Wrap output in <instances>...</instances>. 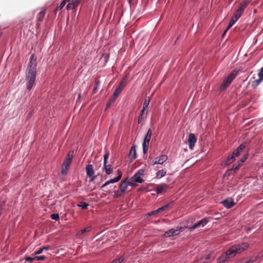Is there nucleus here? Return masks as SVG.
<instances>
[{
  "label": "nucleus",
  "mask_w": 263,
  "mask_h": 263,
  "mask_svg": "<svg viewBox=\"0 0 263 263\" xmlns=\"http://www.w3.org/2000/svg\"><path fill=\"white\" fill-rule=\"evenodd\" d=\"M249 247V244L248 242H242L232 246L217 259V263H224L228 261L229 259L234 257L237 254H240L245 251Z\"/></svg>",
  "instance_id": "nucleus-1"
},
{
  "label": "nucleus",
  "mask_w": 263,
  "mask_h": 263,
  "mask_svg": "<svg viewBox=\"0 0 263 263\" xmlns=\"http://www.w3.org/2000/svg\"><path fill=\"white\" fill-rule=\"evenodd\" d=\"M36 70H34V66H30L29 70H26L25 80L26 86L28 90H30L35 84Z\"/></svg>",
  "instance_id": "nucleus-2"
},
{
  "label": "nucleus",
  "mask_w": 263,
  "mask_h": 263,
  "mask_svg": "<svg viewBox=\"0 0 263 263\" xmlns=\"http://www.w3.org/2000/svg\"><path fill=\"white\" fill-rule=\"evenodd\" d=\"M73 156V151H69L61 166V174L63 175H66L67 174L68 167L71 163Z\"/></svg>",
  "instance_id": "nucleus-3"
},
{
  "label": "nucleus",
  "mask_w": 263,
  "mask_h": 263,
  "mask_svg": "<svg viewBox=\"0 0 263 263\" xmlns=\"http://www.w3.org/2000/svg\"><path fill=\"white\" fill-rule=\"evenodd\" d=\"M86 172L87 176L89 178V181L91 182L95 180L96 176L95 175L93 165L91 164L86 165Z\"/></svg>",
  "instance_id": "nucleus-4"
},
{
  "label": "nucleus",
  "mask_w": 263,
  "mask_h": 263,
  "mask_svg": "<svg viewBox=\"0 0 263 263\" xmlns=\"http://www.w3.org/2000/svg\"><path fill=\"white\" fill-rule=\"evenodd\" d=\"M109 157V152H106L104 156V168L107 174L109 175L112 173V170L111 168L110 165H107V159Z\"/></svg>",
  "instance_id": "nucleus-5"
},
{
  "label": "nucleus",
  "mask_w": 263,
  "mask_h": 263,
  "mask_svg": "<svg viewBox=\"0 0 263 263\" xmlns=\"http://www.w3.org/2000/svg\"><path fill=\"white\" fill-rule=\"evenodd\" d=\"M182 229H183L182 228L180 227L179 229H178V228H177V229H170L165 232L164 236L166 237H171V236L177 235L179 234V231H182Z\"/></svg>",
  "instance_id": "nucleus-6"
},
{
  "label": "nucleus",
  "mask_w": 263,
  "mask_h": 263,
  "mask_svg": "<svg viewBox=\"0 0 263 263\" xmlns=\"http://www.w3.org/2000/svg\"><path fill=\"white\" fill-rule=\"evenodd\" d=\"M143 180L141 178V176L135 174L131 178L130 181L129 182L130 186H135V183H142Z\"/></svg>",
  "instance_id": "nucleus-7"
},
{
  "label": "nucleus",
  "mask_w": 263,
  "mask_h": 263,
  "mask_svg": "<svg viewBox=\"0 0 263 263\" xmlns=\"http://www.w3.org/2000/svg\"><path fill=\"white\" fill-rule=\"evenodd\" d=\"M167 159V156L165 155H163L159 157L155 158L153 161V165L156 164H162Z\"/></svg>",
  "instance_id": "nucleus-8"
},
{
  "label": "nucleus",
  "mask_w": 263,
  "mask_h": 263,
  "mask_svg": "<svg viewBox=\"0 0 263 263\" xmlns=\"http://www.w3.org/2000/svg\"><path fill=\"white\" fill-rule=\"evenodd\" d=\"M208 222V220L206 218H204L197 222L195 224H194L191 227V229L194 230L199 227H203L205 226Z\"/></svg>",
  "instance_id": "nucleus-9"
},
{
  "label": "nucleus",
  "mask_w": 263,
  "mask_h": 263,
  "mask_svg": "<svg viewBox=\"0 0 263 263\" xmlns=\"http://www.w3.org/2000/svg\"><path fill=\"white\" fill-rule=\"evenodd\" d=\"M188 141L189 143V148L191 149H193L195 144L197 141V138L195 135L193 134H190L189 136Z\"/></svg>",
  "instance_id": "nucleus-10"
},
{
  "label": "nucleus",
  "mask_w": 263,
  "mask_h": 263,
  "mask_svg": "<svg viewBox=\"0 0 263 263\" xmlns=\"http://www.w3.org/2000/svg\"><path fill=\"white\" fill-rule=\"evenodd\" d=\"M223 206L228 209L231 208L234 205V202L233 200L231 198H229L222 202Z\"/></svg>",
  "instance_id": "nucleus-11"
},
{
  "label": "nucleus",
  "mask_w": 263,
  "mask_h": 263,
  "mask_svg": "<svg viewBox=\"0 0 263 263\" xmlns=\"http://www.w3.org/2000/svg\"><path fill=\"white\" fill-rule=\"evenodd\" d=\"M246 146V143L240 144L237 149H235L232 153V155L236 157L239 155L240 153L245 148Z\"/></svg>",
  "instance_id": "nucleus-12"
},
{
  "label": "nucleus",
  "mask_w": 263,
  "mask_h": 263,
  "mask_svg": "<svg viewBox=\"0 0 263 263\" xmlns=\"http://www.w3.org/2000/svg\"><path fill=\"white\" fill-rule=\"evenodd\" d=\"M238 73V71L237 70H234L229 75H228V76L225 80H226V81L228 82V83L231 84L233 80L237 76Z\"/></svg>",
  "instance_id": "nucleus-13"
},
{
  "label": "nucleus",
  "mask_w": 263,
  "mask_h": 263,
  "mask_svg": "<svg viewBox=\"0 0 263 263\" xmlns=\"http://www.w3.org/2000/svg\"><path fill=\"white\" fill-rule=\"evenodd\" d=\"M34 54H32L30 58L29 63L27 66V70H29L30 66H34V70H36V62Z\"/></svg>",
  "instance_id": "nucleus-14"
},
{
  "label": "nucleus",
  "mask_w": 263,
  "mask_h": 263,
  "mask_svg": "<svg viewBox=\"0 0 263 263\" xmlns=\"http://www.w3.org/2000/svg\"><path fill=\"white\" fill-rule=\"evenodd\" d=\"M128 157L129 158L132 160H134L137 158V153L135 146H133L131 147L129 153Z\"/></svg>",
  "instance_id": "nucleus-15"
},
{
  "label": "nucleus",
  "mask_w": 263,
  "mask_h": 263,
  "mask_svg": "<svg viewBox=\"0 0 263 263\" xmlns=\"http://www.w3.org/2000/svg\"><path fill=\"white\" fill-rule=\"evenodd\" d=\"M79 4V2L77 0H72L66 6V9L69 10L73 9L75 8Z\"/></svg>",
  "instance_id": "nucleus-16"
},
{
  "label": "nucleus",
  "mask_w": 263,
  "mask_h": 263,
  "mask_svg": "<svg viewBox=\"0 0 263 263\" xmlns=\"http://www.w3.org/2000/svg\"><path fill=\"white\" fill-rule=\"evenodd\" d=\"M152 130L151 129H149L147 132V134L144 138V141L143 142V144L149 145V141L151 139L152 136Z\"/></svg>",
  "instance_id": "nucleus-17"
},
{
  "label": "nucleus",
  "mask_w": 263,
  "mask_h": 263,
  "mask_svg": "<svg viewBox=\"0 0 263 263\" xmlns=\"http://www.w3.org/2000/svg\"><path fill=\"white\" fill-rule=\"evenodd\" d=\"M168 185L165 184H161L156 188V192L157 193V194H160L166 191Z\"/></svg>",
  "instance_id": "nucleus-18"
},
{
  "label": "nucleus",
  "mask_w": 263,
  "mask_h": 263,
  "mask_svg": "<svg viewBox=\"0 0 263 263\" xmlns=\"http://www.w3.org/2000/svg\"><path fill=\"white\" fill-rule=\"evenodd\" d=\"M250 2V1L249 0H245L240 4V6L237 10L241 13H243L245 8L247 7Z\"/></svg>",
  "instance_id": "nucleus-19"
},
{
  "label": "nucleus",
  "mask_w": 263,
  "mask_h": 263,
  "mask_svg": "<svg viewBox=\"0 0 263 263\" xmlns=\"http://www.w3.org/2000/svg\"><path fill=\"white\" fill-rule=\"evenodd\" d=\"M129 185V182H126V180L123 181L120 186L119 188L121 193H124Z\"/></svg>",
  "instance_id": "nucleus-20"
},
{
  "label": "nucleus",
  "mask_w": 263,
  "mask_h": 263,
  "mask_svg": "<svg viewBox=\"0 0 263 263\" xmlns=\"http://www.w3.org/2000/svg\"><path fill=\"white\" fill-rule=\"evenodd\" d=\"M128 77L127 76H125L123 79L122 80L121 82L120 83L118 87H117L118 88L121 89L122 90L124 89V88L125 87L126 85L127 84Z\"/></svg>",
  "instance_id": "nucleus-21"
},
{
  "label": "nucleus",
  "mask_w": 263,
  "mask_h": 263,
  "mask_svg": "<svg viewBox=\"0 0 263 263\" xmlns=\"http://www.w3.org/2000/svg\"><path fill=\"white\" fill-rule=\"evenodd\" d=\"M120 180V177H116L114 179H111L107 181H106L102 186V187H104L110 183H114L117 182Z\"/></svg>",
  "instance_id": "nucleus-22"
},
{
  "label": "nucleus",
  "mask_w": 263,
  "mask_h": 263,
  "mask_svg": "<svg viewBox=\"0 0 263 263\" xmlns=\"http://www.w3.org/2000/svg\"><path fill=\"white\" fill-rule=\"evenodd\" d=\"M149 101H150L149 99H145L144 100V103H143V108H142V109L141 110L142 114H143L144 112L146 111V109L148 107V106L149 105Z\"/></svg>",
  "instance_id": "nucleus-23"
},
{
  "label": "nucleus",
  "mask_w": 263,
  "mask_h": 263,
  "mask_svg": "<svg viewBox=\"0 0 263 263\" xmlns=\"http://www.w3.org/2000/svg\"><path fill=\"white\" fill-rule=\"evenodd\" d=\"M166 174V171L165 170H161L160 171H159L156 173V178H161L163 177H164Z\"/></svg>",
  "instance_id": "nucleus-24"
},
{
  "label": "nucleus",
  "mask_w": 263,
  "mask_h": 263,
  "mask_svg": "<svg viewBox=\"0 0 263 263\" xmlns=\"http://www.w3.org/2000/svg\"><path fill=\"white\" fill-rule=\"evenodd\" d=\"M49 249H50L49 246L42 247V248H40V249H39L37 251H35L33 253V255L40 254L43 253L44 250H48Z\"/></svg>",
  "instance_id": "nucleus-25"
},
{
  "label": "nucleus",
  "mask_w": 263,
  "mask_h": 263,
  "mask_svg": "<svg viewBox=\"0 0 263 263\" xmlns=\"http://www.w3.org/2000/svg\"><path fill=\"white\" fill-rule=\"evenodd\" d=\"M91 227H86L84 229H83L81 230H80L78 232V235H82L84 234H85V233H87V232H88L90 231L91 230Z\"/></svg>",
  "instance_id": "nucleus-26"
},
{
  "label": "nucleus",
  "mask_w": 263,
  "mask_h": 263,
  "mask_svg": "<svg viewBox=\"0 0 263 263\" xmlns=\"http://www.w3.org/2000/svg\"><path fill=\"white\" fill-rule=\"evenodd\" d=\"M46 14L45 10L41 11L38 14L37 16V21L39 22H42L43 20L44 17H45Z\"/></svg>",
  "instance_id": "nucleus-27"
},
{
  "label": "nucleus",
  "mask_w": 263,
  "mask_h": 263,
  "mask_svg": "<svg viewBox=\"0 0 263 263\" xmlns=\"http://www.w3.org/2000/svg\"><path fill=\"white\" fill-rule=\"evenodd\" d=\"M235 157L232 154L231 156L228 157L225 161V164L228 165L234 161Z\"/></svg>",
  "instance_id": "nucleus-28"
},
{
  "label": "nucleus",
  "mask_w": 263,
  "mask_h": 263,
  "mask_svg": "<svg viewBox=\"0 0 263 263\" xmlns=\"http://www.w3.org/2000/svg\"><path fill=\"white\" fill-rule=\"evenodd\" d=\"M99 85L100 81L98 79H96L95 80V86L92 90V92L93 94L96 93L97 92Z\"/></svg>",
  "instance_id": "nucleus-29"
},
{
  "label": "nucleus",
  "mask_w": 263,
  "mask_h": 263,
  "mask_svg": "<svg viewBox=\"0 0 263 263\" xmlns=\"http://www.w3.org/2000/svg\"><path fill=\"white\" fill-rule=\"evenodd\" d=\"M262 81H263V79H261V78L259 77L258 79L252 82V87L254 88H256L257 86H258L259 85L260 82Z\"/></svg>",
  "instance_id": "nucleus-30"
},
{
  "label": "nucleus",
  "mask_w": 263,
  "mask_h": 263,
  "mask_svg": "<svg viewBox=\"0 0 263 263\" xmlns=\"http://www.w3.org/2000/svg\"><path fill=\"white\" fill-rule=\"evenodd\" d=\"M230 83H228V82H227L226 80L224 79L223 83L220 85V88L221 90H224L228 86L230 85Z\"/></svg>",
  "instance_id": "nucleus-31"
},
{
  "label": "nucleus",
  "mask_w": 263,
  "mask_h": 263,
  "mask_svg": "<svg viewBox=\"0 0 263 263\" xmlns=\"http://www.w3.org/2000/svg\"><path fill=\"white\" fill-rule=\"evenodd\" d=\"M254 261V260H252V259H248L246 258H243L241 259V260L238 261L236 263H250Z\"/></svg>",
  "instance_id": "nucleus-32"
},
{
  "label": "nucleus",
  "mask_w": 263,
  "mask_h": 263,
  "mask_svg": "<svg viewBox=\"0 0 263 263\" xmlns=\"http://www.w3.org/2000/svg\"><path fill=\"white\" fill-rule=\"evenodd\" d=\"M89 204L85 202H81L78 205V206L81 208L83 210H86L87 209Z\"/></svg>",
  "instance_id": "nucleus-33"
},
{
  "label": "nucleus",
  "mask_w": 263,
  "mask_h": 263,
  "mask_svg": "<svg viewBox=\"0 0 263 263\" xmlns=\"http://www.w3.org/2000/svg\"><path fill=\"white\" fill-rule=\"evenodd\" d=\"M168 205H169V204H166L164 205V206H162L158 208V209H157V212L158 213H159L160 212L164 211L168 207Z\"/></svg>",
  "instance_id": "nucleus-34"
},
{
  "label": "nucleus",
  "mask_w": 263,
  "mask_h": 263,
  "mask_svg": "<svg viewBox=\"0 0 263 263\" xmlns=\"http://www.w3.org/2000/svg\"><path fill=\"white\" fill-rule=\"evenodd\" d=\"M121 91H122L121 89L117 87L116 89H115V91L114 92L112 96H114V98H117Z\"/></svg>",
  "instance_id": "nucleus-35"
},
{
  "label": "nucleus",
  "mask_w": 263,
  "mask_h": 263,
  "mask_svg": "<svg viewBox=\"0 0 263 263\" xmlns=\"http://www.w3.org/2000/svg\"><path fill=\"white\" fill-rule=\"evenodd\" d=\"M242 13L238 11V10L234 13L233 15L234 18H236V20H238L242 15Z\"/></svg>",
  "instance_id": "nucleus-36"
},
{
  "label": "nucleus",
  "mask_w": 263,
  "mask_h": 263,
  "mask_svg": "<svg viewBox=\"0 0 263 263\" xmlns=\"http://www.w3.org/2000/svg\"><path fill=\"white\" fill-rule=\"evenodd\" d=\"M235 23L234 21H232V20H230L229 25L227 27L226 29L223 32V35L228 31V30L234 25Z\"/></svg>",
  "instance_id": "nucleus-37"
},
{
  "label": "nucleus",
  "mask_w": 263,
  "mask_h": 263,
  "mask_svg": "<svg viewBox=\"0 0 263 263\" xmlns=\"http://www.w3.org/2000/svg\"><path fill=\"white\" fill-rule=\"evenodd\" d=\"M50 217L52 219L55 220H58L60 219L59 215L58 214H51Z\"/></svg>",
  "instance_id": "nucleus-38"
},
{
  "label": "nucleus",
  "mask_w": 263,
  "mask_h": 263,
  "mask_svg": "<svg viewBox=\"0 0 263 263\" xmlns=\"http://www.w3.org/2000/svg\"><path fill=\"white\" fill-rule=\"evenodd\" d=\"M66 4V1L63 0V2L60 5V6L57 8V10H61L65 6Z\"/></svg>",
  "instance_id": "nucleus-39"
},
{
  "label": "nucleus",
  "mask_w": 263,
  "mask_h": 263,
  "mask_svg": "<svg viewBox=\"0 0 263 263\" xmlns=\"http://www.w3.org/2000/svg\"><path fill=\"white\" fill-rule=\"evenodd\" d=\"M149 145L144 144L142 143L143 151L144 154L146 153L148 149Z\"/></svg>",
  "instance_id": "nucleus-40"
},
{
  "label": "nucleus",
  "mask_w": 263,
  "mask_h": 263,
  "mask_svg": "<svg viewBox=\"0 0 263 263\" xmlns=\"http://www.w3.org/2000/svg\"><path fill=\"white\" fill-rule=\"evenodd\" d=\"M122 193L121 192H119L118 191H115L114 192V197L115 198H118L120 196H121L122 195Z\"/></svg>",
  "instance_id": "nucleus-41"
},
{
  "label": "nucleus",
  "mask_w": 263,
  "mask_h": 263,
  "mask_svg": "<svg viewBox=\"0 0 263 263\" xmlns=\"http://www.w3.org/2000/svg\"><path fill=\"white\" fill-rule=\"evenodd\" d=\"M124 258L121 257L117 259L114 260L112 263H121L124 260Z\"/></svg>",
  "instance_id": "nucleus-42"
},
{
  "label": "nucleus",
  "mask_w": 263,
  "mask_h": 263,
  "mask_svg": "<svg viewBox=\"0 0 263 263\" xmlns=\"http://www.w3.org/2000/svg\"><path fill=\"white\" fill-rule=\"evenodd\" d=\"M46 258V257L45 256H35V260H45Z\"/></svg>",
  "instance_id": "nucleus-43"
},
{
  "label": "nucleus",
  "mask_w": 263,
  "mask_h": 263,
  "mask_svg": "<svg viewBox=\"0 0 263 263\" xmlns=\"http://www.w3.org/2000/svg\"><path fill=\"white\" fill-rule=\"evenodd\" d=\"M240 165H241V163H239L238 165H234L231 168V170H230V171H234V172H235L238 170Z\"/></svg>",
  "instance_id": "nucleus-44"
},
{
  "label": "nucleus",
  "mask_w": 263,
  "mask_h": 263,
  "mask_svg": "<svg viewBox=\"0 0 263 263\" xmlns=\"http://www.w3.org/2000/svg\"><path fill=\"white\" fill-rule=\"evenodd\" d=\"M25 260L27 261H29V262H32L33 261L35 260V256L33 257H27L25 258Z\"/></svg>",
  "instance_id": "nucleus-45"
},
{
  "label": "nucleus",
  "mask_w": 263,
  "mask_h": 263,
  "mask_svg": "<svg viewBox=\"0 0 263 263\" xmlns=\"http://www.w3.org/2000/svg\"><path fill=\"white\" fill-rule=\"evenodd\" d=\"M158 214V213L157 212V210H154V211H153L149 213H148L147 214V216H151L152 215H156Z\"/></svg>",
  "instance_id": "nucleus-46"
},
{
  "label": "nucleus",
  "mask_w": 263,
  "mask_h": 263,
  "mask_svg": "<svg viewBox=\"0 0 263 263\" xmlns=\"http://www.w3.org/2000/svg\"><path fill=\"white\" fill-rule=\"evenodd\" d=\"M258 76L259 78H261L263 79V67L260 69V71L258 73Z\"/></svg>",
  "instance_id": "nucleus-47"
},
{
  "label": "nucleus",
  "mask_w": 263,
  "mask_h": 263,
  "mask_svg": "<svg viewBox=\"0 0 263 263\" xmlns=\"http://www.w3.org/2000/svg\"><path fill=\"white\" fill-rule=\"evenodd\" d=\"M144 174V171L143 170H140L138 171V172L135 174L137 175H139L140 176H141Z\"/></svg>",
  "instance_id": "nucleus-48"
},
{
  "label": "nucleus",
  "mask_w": 263,
  "mask_h": 263,
  "mask_svg": "<svg viewBox=\"0 0 263 263\" xmlns=\"http://www.w3.org/2000/svg\"><path fill=\"white\" fill-rule=\"evenodd\" d=\"M143 115V114H142V113L141 112L140 115L139 116V118H138V123H140L141 122V121H142V120L143 119V117H142Z\"/></svg>",
  "instance_id": "nucleus-49"
},
{
  "label": "nucleus",
  "mask_w": 263,
  "mask_h": 263,
  "mask_svg": "<svg viewBox=\"0 0 263 263\" xmlns=\"http://www.w3.org/2000/svg\"><path fill=\"white\" fill-rule=\"evenodd\" d=\"M247 158V155H245L243 156V157L241 158L240 161L241 162L240 163H243Z\"/></svg>",
  "instance_id": "nucleus-50"
},
{
  "label": "nucleus",
  "mask_w": 263,
  "mask_h": 263,
  "mask_svg": "<svg viewBox=\"0 0 263 263\" xmlns=\"http://www.w3.org/2000/svg\"><path fill=\"white\" fill-rule=\"evenodd\" d=\"M116 98H114V96H112V98L109 100L110 102L114 103L115 102V100L116 99Z\"/></svg>",
  "instance_id": "nucleus-51"
},
{
  "label": "nucleus",
  "mask_w": 263,
  "mask_h": 263,
  "mask_svg": "<svg viewBox=\"0 0 263 263\" xmlns=\"http://www.w3.org/2000/svg\"><path fill=\"white\" fill-rule=\"evenodd\" d=\"M118 177H120V179L121 178V177H122V173L121 171L118 170Z\"/></svg>",
  "instance_id": "nucleus-52"
},
{
  "label": "nucleus",
  "mask_w": 263,
  "mask_h": 263,
  "mask_svg": "<svg viewBox=\"0 0 263 263\" xmlns=\"http://www.w3.org/2000/svg\"><path fill=\"white\" fill-rule=\"evenodd\" d=\"M4 204H5L4 201L0 202V208L2 209V207L4 205Z\"/></svg>",
  "instance_id": "nucleus-53"
},
{
  "label": "nucleus",
  "mask_w": 263,
  "mask_h": 263,
  "mask_svg": "<svg viewBox=\"0 0 263 263\" xmlns=\"http://www.w3.org/2000/svg\"><path fill=\"white\" fill-rule=\"evenodd\" d=\"M232 21H234V23H235V22L236 21H237V20H236V18H234V17L233 16L232 18H231V20Z\"/></svg>",
  "instance_id": "nucleus-54"
},
{
  "label": "nucleus",
  "mask_w": 263,
  "mask_h": 263,
  "mask_svg": "<svg viewBox=\"0 0 263 263\" xmlns=\"http://www.w3.org/2000/svg\"><path fill=\"white\" fill-rule=\"evenodd\" d=\"M112 103H111L110 102V101H109V102L108 103L107 105V107H108Z\"/></svg>",
  "instance_id": "nucleus-55"
},
{
  "label": "nucleus",
  "mask_w": 263,
  "mask_h": 263,
  "mask_svg": "<svg viewBox=\"0 0 263 263\" xmlns=\"http://www.w3.org/2000/svg\"><path fill=\"white\" fill-rule=\"evenodd\" d=\"M112 103H111L110 102V101H109V102L108 103L107 105V107H108Z\"/></svg>",
  "instance_id": "nucleus-56"
},
{
  "label": "nucleus",
  "mask_w": 263,
  "mask_h": 263,
  "mask_svg": "<svg viewBox=\"0 0 263 263\" xmlns=\"http://www.w3.org/2000/svg\"><path fill=\"white\" fill-rule=\"evenodd\" d=\"M210 255H207V256H206L205 259H206V260H208V259H210Z\"/></svg>",
  "instance_id": "nucleus-57"
},
{
  "label": "nucleus",
  "mask_w": 263,
  "mask_h": 263,
  "mask_svg": "<svg viewBox=\"0 0 263 263\" xmlns=\"http://www.w3.org/2000/svg\"><path fill=\"white\" fill-rule=\"evenodd\" d=\"M80 96H81V95L79 94V98H80Z\"/></svg>",
  "instance_id": "nucleus-58"
},
{
  "label": "nucleus",
  "mask_w": 263,
  "mask_h": 263,
  "mask_svg": "<svg viewBox=\"0 0 263 263\" xmlns=\"http://www.w3.org/2000/svg\"><path fill=\"white\" fill-rule=\"evenodd\" d=\"M197 263H200V261H197Z\"/></svg>",
  "instance_id": "nucleus-59"
},
{
  "label": "nucleus",
  "mask_w": 263,
  "mask_h": 263,
  "mask_svg": "<svg viewBox=\"0 0 263 263\" xmlns=\"http://www.w3.org/2000/svg\"><path fill=\"white\" fill-rule=\"evenodd\" d=\"M77 1L78 2H79V1H80V0H77Z\"/></svg>",
  "instance_id": "nucleus-60"
}]
</instances>
